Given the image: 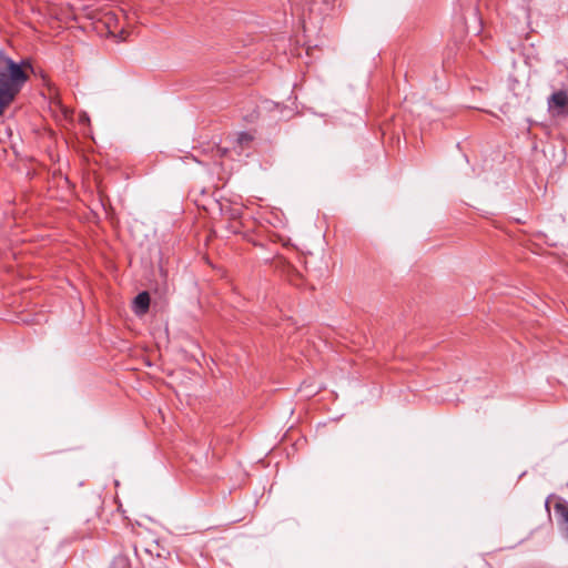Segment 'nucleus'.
Segmentation results:
<instances>
[{"mask_svg": "<svg viewBox=\"0 0 568 568\" xmlns=\"http://www.w3.org/2000/svg\"><path fill=\"white\" fill-rule=\"evenodd\" d=\"M28 78L22 63L13 61L0 51V115L14 100Z\"/></svg>", "mask_w": 568, "mask_h": 568, "instance_id": "f257e3e1", "label": "nucleus"}, {"mask_svg": "<svg viewBox=\"0 0 568 568\" xmlns=\"http://www.w3.org/2000/svg\"><path fill=\"white\" fill-rule=\"evenodd\" d=\"M548 110L558 116H568V92L566 90L555 91L548 98Z\"/></svg>", "mask_w": 568, "mask_h": 568, "instance_id": "f03ea898", "label": "nucleus"}, {"mask_svg": "<svg viewBox=\"0 0 568 568\" xmlns=\"http://www.w3.org/2000/svg\"><path fill=\"white\" fill-rule=\"evenodd\" d=\"M150 307V295L148 292L139 293L133 301V308L135 314L143 315L149 311Z\"/></svg>", "mask_w": 568, "mask_h": 568, "instance_id": "7ed1b4c3", "label": "nucleus"}, {"mask_svg": "<svg viewBox=\"0 0 568 568\" xmlns=\"http://www.w3.org/2000/svg\"><path fill=\"white\" fill-rule=\"evenodd\" d=\"M252 141L253 136L247 132H237L235 134V143L241 150L247 148Z\"/></svg>", "mask_w": 568, "mask_h": 568, "instance_id": "20e7f679", "label": "nucleus"}]
</instances>
